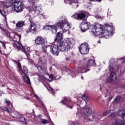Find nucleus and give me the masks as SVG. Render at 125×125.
<instances>
[{"label":"nucleus","instance_id":"nucleus-1","mask_svg":"<svg viewBox=\"0 0 125 125\" xmlns=\"http://www.w3.org/2000/svg\"><path fill=\"white\" fill-rule=\"evenodd\" d=\"M91 33L94 37H97L101 35L103 37L108 39L110 36H113L114 29L113 27L109 25L104 27L100 23H96L92 28Z\"/></svg>","mask_w":125,"mask_h":125},{"label":"nucleus","instance_id":"nucleus-2","mask_svg":"<svg viewBox=\"0 0 125 125\" xmlns=\"http://www.w3.org/2000/svg\"><path fill=\"white\" fill-rule=\"evenodd\" d=\"M116 65V60H111L109 64V70L110 75L107 79V83H117L118 82L117 80V76L116 75V70L118 71L121 70V66H115Z\"/></svg>","mask_w":125,"mask_h":125},{"label":"nucleus","instance_id":"nucleus-3","mask_svg":"<svg viewBox=\"0 0 125 125\" xmlns=\"http://www.w3.org/2000/svg\"><path fill=\"white\" fill-rule=\"evenodd\" d=\"M13 4L14 9L18 13L23 11V9H24V3L22 1L16 0H6L3 5L6 8H8V7H10Z\"/></svg>","mask_w":125,"mask_h":125},{"label":"nucleus","instance_id":"nucleus-4","mask_svg":"<svg viewBox=\"0 0 125 125\" xmlns=\"http://www.w3.org/2000/svg\"><path fill=\"white\" fill-rule=\"evenodd\" d=\"M17 64L20 72L22 75V78L24 82L26 83H27V84H31L30 78H29V77L27 76L28 75V69H27V67H26L25 66H23V69H22V67H21V63L19 62H17ZM23 75H24V76H23Z\"/></svg>","mask_w":125,"mask_h":125},{"label":"nucleus","instance_id":"nucleus-5","mask_svg":"<svg viewBox=\"0 0 125 125\" xmlns=\"http://www.w3.org/2000/svg\"><path fill=\"white\" fill-rule=\"evenodd\" d=\"M117 115L121 117L122 120L116 119L115 123L113 125H125V111L124 109H121L118 110V113L117 112H111L112 117L117 116Z\"/></svg>","mask_w":125,"mask_h":125},{"label":"nucleus","instance_id":"nucleus-6","mask_svg":"<svg viewBox=\"0 0 125 125\" xmlns=\"http://www.w3.org/2000/svg\"><path fill=\"white\" fill-rule=\"evenodd\" d=\"M50 48V51L51 53H52L55 56H58L59 55V46H58V43L57 44H54L53 45H48L45 47L42 48V51L44 54H46V48Z\"/></svg>","mask_w":125,"mask_h":125},{"label":"nucleus","instance_id":"nucleus-7","mask_svg":"<svg viewBox=\"0 0 125 125\" xmlns=\"http://www.w3.org/2000/svg\"><path fill=\"white\" fill-rule=\"evenodd\" d=\"M57 27L62 29L63 33H66L67 31H69L71 29V24L68 22L67 19H64L61 20L60 21L57 23Z\"/></svg>","mask_w":125,"mask_h":125},{"label":"nucleus","instance_id":"nucleus-8","mask_svg":"<svg viewBox=\"0 0 125 125\" xmlns=\"http://www.w3.org/2000/svg\"><path fill=\"white\" fill-rule=\"evenodd\" d=\"M13 42L15 47H16L19 50H22V51L25 52L26 56H27V58L30 57V54H29V49H30V48L26 46H23L22 44H20L17 41H13Z\"/></svg>","mask_w":125,"mask_h":125},{"label":"nucleus","instance_id":"nucleus-9","mask_svg":"<svg viewBox=\"0 0 125 125\" xmlns=\"http://www.w3.org/2000/svg\"><path fill=\"white\" fill-rule=\"evenodd\" d=\"M81 113L80 112L78 111V112L76 113V116L82 117V116H90L91 115V113H92V111H91V108L89 107H84L83 108H82L81 110Z\"/></svg>","mask_w":125,"mask_h":125},{"label":"nucleus","instance_id":"nucleus-10","mask_svg":"<svg viewBox=\"0 0 125 125\" xmlns=\"http://www.w3.org/2000/svg\"><path fill=\"white\" fill-rule=\"evenodd\" d=\"M58 45L59 46V49L60 51H62V52L68 51V50L70 49L69 48V46H68L67 43L63 41H59Z\"/></svg>","mask_w":125,"mask_h":125},{"label":"nucleus","instance_id":"nucleus-11","mask_svg":"<svg viewBox=\"0 0 125 125\" xmlns=\"http://www.w3.org/2000/svg\"><path fill=\"white\" fill-rule=\"evenodd\" d=\"M79 50L81 54H87L89 50L88 44L86 42L83 43L80 45Z\"/></svg>","mask_w":125,"mask_h":125},{"label":"nucleus","instance_id":"nucleus-12","mask_svg":"<svg viewBox=\"0 0 125 125\" xmlns=\"http://www.w3.org/2000/svg\"><path fill=\"white\" fill-rule=\"evenodd\" d=\"M29 20L30 21V25L28 30L26 31V33H27V34H28V33H33V32L36 33V32L39 30V26H38V25H37L36 23L32 21L31 20Z\"/></svg>","mask_w":125,"mask_h":125},{"label":"nucleus","instance_id":"nucleus-13","mask_svg":"<svg viewBox=\"0 0 125 125\" xmlns=\"http://www.w3.org/2000/svg\"><path fill=\"white\" fill-rule=\"evenodd\" d=\"M89 27H90V23L87 21H83L80 25V28L83 32L87 31L89 29Z\"/></svg>","mask_w":125,"mask_h":125},{"label":"nucleus","instance_id":"nucleus-14","mask_svg":"<svg viewBox=\"0 0 125 125\" xmlns=\"http://www.w3.org/2000/svg\"><path fill=\"white\" fill-rule=\"evenodd\" d=\"M67 45V46L71 49L73 46H74V43H75V40L73 38H67L64 42Z\"/></svg>","mask_w":125,"mask_h":125},{"label":"nucleus","instance_id":"nucleus-15","mask_svg":"<svg viewBox=\"0 0 125 125\" xmlns=\"http://www.w3.org/2000/svg\"><path fill=\"white\" fill-rule=\"evenodd\" d=\"M62 103H63V104H64L65 106L69 108L70 109L73 108V104L71 103V102H70V100H68V98L65 97L63 100L62 101Z\"/></svg>","mask_w":125,"mask_h":125},{"label":"nucleus","instance_id":"nucleus-16","mask_svg":"<svg viewBox=\"0 0 125 125\" xmlns=\"http://www.w3.org/2000/svg\"><path fill=\"white\" fill-rule=\"evenodd\" d=\"M24 25H25V22H24V21H18L16 24L17 30H18V32H22L23 30V28L22 27Z\"/></svg>","mask_w":125,"mask_h":125},{"label":"nucleus","instance_id":"nucleus-17","mask_svg":"<svg viewBox=\"0 0 125 125\" xmlns=\"http://www.w3.org/2000/svg\"><path fill=\"white\" fill-rule=\"evenodd\" d=\"M45 40L42 37H39L35 40V43L39 45H43Z\"/></svg>","mask_w":125,"mask_h":125},{"label":"nucleus","instance_id":"nucleus-18","mask_svg":"<svg viewBox=\"0 0 125 125\" xmlns=\"http://www.w3.org/2000/svg\"><path fill=\"white\" fill-rule=\"evenodd\" d=\"M86 16L83 13H80L78 15H74L72 16L71 17L74 18V19H83Z\"/></svg>","mask_w":125,"mask_h":125},{"label":"nucleus","instance_id":"nucleus-19","mask_svg":"<svg viewBox=\"0 0 125 125\" xmlns=\"http://www.w3.org/2000/svg\"><path fill=\"white\" fill-rule=\"evenodd\" d=\"M0 29L3 31L4 34L6 35L7 37H9V38H11L12 39L14 37V34L13 33H8V31L5 29H2L1 26L0 25Z\"/></svg>","mask_w":125,"mask_h":125},{"label":"nucleus","instance_id":"nucleus-20","mask_svg":"<svg viewBox=\"0 0 125 125\" xmlns=\"http://www.w3.org/2000/svg\"><path fill=\"white\" fill-rule=\"evenodd\" d=\"M62 36H63L62 33L61 32H58L57 34L56 38L55 40V42L58 43L59 42H63V40H62Z\"/></svg>","mask_w":125,"mask_h":125},{"label":"nucleus","instance_id":"nucleus-21","mask_svg":"<svg viewBox=\"0 0 125 125\" xmlns=\"http://www.w3.org/2000/svg\"><path fill=\"white\" fill-rule=\"evenodd\" d=\"M64 2L68 3L69 4H73V5H74L75 3H81V2H80L79 0H64Z\"/></svg>","mask_w":125,"mask_h":125},{"label":"nucleus","instance_id":"nucleus-22","mask_svg":"<svg viewBox=\"0 0 125 125\" xmlns=\"http://www.w3.org/2000/svg\"><path fill=\"white\" fill-rule=\"evenodd\" d=\"M34 97L36 98V99L39 102L40 104H41L42 105V108H43L44 110H45V111H46V107H45V105L43 104V102H42V100L41 99H40V97H39V96H38V95H37L36 94H34Z\"/></svg>","mask_w":125,"mask_h":125},{"label":"nucleus","instance_id":"nucleus-23","mask_svg":"<svg viewBox=\"0 0 125 125\" xmlns=\"http://www.w3.org/2000/svg\"><path fill=\"white\" fill-rule=\"evenodd\" d=\"M42 59H39L38 64H35V66L38 69V71L42 70V71H43V70H42V66H41V65H42Z\"/></svg>","mask_w":125,"mask_h":125},{"label":"nucleus","instance_id":"nucleus-24","mask_svg":"<svg viewBox=\"0 0 125 125\" xmlns=\"http://www.w3.org/2000/svg\"><path fill=\"white\" fill-rule=\"evenodd\" d=\"M86 67H90V66H95V62L94 60H88L86 64Z\"/></svg>","mask_w":125,"mask_h":125},{"label":"nucleus","instance_id":"nucleus-25","mask_svg":"<svg viewBox=\"0 0 125 125\" xmlns=\"http://www.w3.org/2000/svg\"><path fill=\"white\" fill-rule=\"evenodd\" d=\"M1 109H2V110H3V111L7 112L8 113V114H9V115H10V114H11V113H12V109L11 108H8L7 107L3 106L1 107Z\"/></svg>","mask_w":125,"mask_h":125},{"label":"nucleus","instance_id":"nucleus-26","mask_svg":"<svg viewBox=\"0 0 125 125\" xmlns=\"http://www.w3.org/2000/svg\"><path fill=\"white\" fill-rule=\"evenodd\" d=\"M50 31H51L52 34H56V32H57V27L54 25H51Z\"/></svg>","mask_w":125,"mask_h":125},{"label":"nucleus","instance_id":"nucleus-27","mask_svg":"<svg viewBox=\"0 0 125 125\" xmlns=\"http://www.w3.org/2000/svg\"><path fill=\"white\" fill-rule=\"evenodd\" d=\"M121 96H118L114 101V103H120L121 102Z\"/></svg>","mask_w":125,"mask_h":125},{"label":"nucleus","instance_id":"nucleus-28","mask_svg":"<svg viewBox=\"0 0 125 125\" xmlns=\"http://www.w3.org/2000/svg\"><path fill=\"white\" fill-rule=\"evenodd\" d=\"M84 70H85V69L83 67H79L77 68L76 71L77 72H78V73H84V72L83 71Z\"/></svg>","mask_w":125,"mask_h":125},{"label":"nucleus","instance_id":"nucleus-29","mask_svg":"<svg viewBox=\"0 0 125 125\" xmlns=\"http://www.w3.org/2000/svg\"><path fill=\"white\" fill-rule=\"evenodd\" d=\"M81 98H82V99L85 101L86 104L87 103V101H88V97H87V96L83 95V96L81 97Z\"/></svg>","mask_w":125,"mask_h":125},{"label":"nucleus","instance_id":"nucleus-30","mask_svg":"<svg viewBox=\"0 0 125 125\" xmlns=\"http://www.w3.org/2000/svg\"><path fill=\"white\" fill-rule=\"evenodd\" d=\"M46 87L48 90H49L50 91H51L52 94H54V90L52 89V88H51L50 86L48 85Z\"/></svg>","mask_w":125,"mask_h":125},{"label":"nucleus","instance_id":"nucleus-31","mask_svg":"<svg viewBox=\"0 0 125 125\" xmlns=\"http://www.w3.org/2000/svg\"><path fill=\"white\" fill-rule=\"evenodd\" d=\"M41 121L43 125H46V124L49 123L48 121L45 119H41Z\"/></svg>","mask_w":125,"mask_h":125},{"label":"nucleus","instance_id":"nucleus-32","mask_svg":"<svg viewBox=\"0 0 125 125\" xmlns=\"http://www.w3.org/2000/svg\"><path fill=\"white\" fill-rule=\"evenodd\" d=\"M110 113H113V112H112V110L106 111L104 112L103 115L104 117H105V116H107L108 115V114H110Z\"/></svg>","mask_w":125,"mask_h":125},{"label":"nucleus","instance_id":"nucleus-33","mask_svg":"<svg viewBox=\"0 0 125 125\" xmlns=\"http://www.w3.org/2000/svg\"><path fill=\"white\" fill-rule=\"evenodd\" d=\"M103 116H102V114L101 113H97L96 115V118H97L98 120H100Z\"/></svg>","mask_w":125,"mask_h":125},{"label":"nucleus","instance_id":"nucleus-34","mask_svg":"<svg viewBox=\"0 0 125 125\" xmlns=\"http://www.w3.org/2000/svg\"><path fill=\"white\" fill-rule=\"evenodd\" d=\"M0 14L5 18V19H6V15H5V13H4V11L1 10V12H0Z\"/></svg>","mask_w":125,"mask_h":125},{"label":"nucleus","instance_id":"nucleus-35","mask_svg":"<svg viewBox=\"0 0 125 125\" xmlns=\"http://www.w3.org/2000/svg\"><path fill=\"white\" fill-rule=\"evenodd\" d=\"M51 28V25H46L44 27L45 30H50Z\"/></svg>","mask_w":125,"mask_h":125},{"label":"nucleus","instance_id":"nucleus-36","mask_svg":"<svg viewBox=\"0 0 125 125\" xmlns=\"http://www.w3.org/2000/svg\"><path fill=\"white\" fill-rule=\"evenodd\" d=\"M49 82H52V81H53V75H49Z\"/></svg>","mask_w":125,"mask_h":125},{"label":"nucleus","instance_id":"nucleus-37","mask_svg":"<svg viewBox=\"0 0 125 125\" xmlns=\"http://www.w3.org/2000/svg\"><path fill=\"white\" fill-rule=\"evenodd\" d=\"M96 19H103V17H101L100 15H97L95 16Z\"/></svg>","mask_w":125,"mask_h":125},{"label":"nucleus","instance_id":"nucleus-38","mask_svg":"<svg viewBox=\"0 0 125 125\" xmlns=\"http://www.w3.org/2000/svg\"><path fill=\"white\" fill-rule=\"evenodd\" d=\"M71 76L72 78H75V77H76V73L74 72H71Z\"/></svg>","mask_w":125,"mask_h":125},{"label":"nucleus","instance_id":"nucleus-39","mask_svg":"<svg viewBox=\"0 0 125 125\" xmlns=\"http://www.w3.org/2000/svg\"><path fill=\"white\" fill-rule=\"evenodd\" d=\"M40 17H42V18H44V19H45V18H46V17L43 14H40Z\"/></svg>","mask_w":125,"mask_h":125},{"label":"nucleus","instance_id":"nucleus-40","mask_svg":"<svg viewBox=\"0 0 125 125\" xmlns=\"http://www.w3.org/2000/svg\"><path fill=\"white\" fill-rule=\"evenodd\" d=\"M120 59H121V60H122L123 63H125V57L124 58H122Z\"/></svg>","mask_w":125,"mask_h":125},{"label":"nucleus","instance_id":"nucleus-41","mask_svg":"<svg viewBox=\"0 0 125 125\" xmlns=\"http://www.w3.org/2000/svg\"><path fill=\"white\" fill-rule=\"evenodd\" d=\"M0 42H1V43H2L3 47H4V48H5V44H4V43H3V42H2L0 41Z\"/></svg>","mask_w":125,"mask_h":125},{"label":"nucleus","instance_id":"nucleus-42","mask_svg":"<svg viewBox=\"0 0 125 125\" xmlns=\"http://www.w3.org/2000/svg\"><path fill=\"white\" fill-rule=\"evenodd\" d=\"M6 104H7V105H10V102L7 101V100H5Z\"/></svg>","mask_w":125,"mask_h":125},{"label":"nucleus","instance_id":"nucleus-43","mask_svg":"<svg viewBox=\"0 0 125 125\" xmlns=\"http://www.w3.org/2000/svg\"><path fill=\"white\" fill-rule=\"evenodd\" d=\"M91 1H101L102 0H90Z\"/></svg>","mask_w":125,"mask_h":125},{"label":"nucleus","instance_id":"nucleus-44","mask_svg":"<svg viewBox=\"0 0 125 125\" xmlns=\"http://www.w3.org/2000/svg\"><path fill=\"white\" fill-rule=\"evenodd\" d=\"M121 87L122 88H125V85H124L123 84H121Z\"/></svg>","mask_w":125,"mask_h":125},{"label":"nucleus","instance_id":"nucleus-45","mask_svg":"<svg viewBox=\"0 0 125 125\" xmlns=\"http://www.w3.org/2000/svg\"><path fill=\"white\" fill-rule=\"evenodd\" d=\"M71 125H79L78 124V123L73 122Z\"/></svg>","mask_w":125,"mask_h":125},{"label":"nucleus","instance_id":"nucleus-46","mask_svg":"<svg viewBox=\"0 0 125 125\" xmlns=\"http://www.w3.org/2000/svg\"><path fill=\"white\" fill-rule=\"evenodd\" d=\"M21 119H22V120L21 121V122H24L26 120L23 117H21Z\"/></svg>","mask_w":125,"mask_h":125},{"label":"nucleus","instance_id":"nucleus-47","mask_svg":"<svg viewBox=\"0 0 125 125\" xmlns=\"http://www.w3.org/2000/svg\"><path fill=\"white\" fill-rule=\"evenodd\" d=\"M113 99V97H110L109 98H108V101H111V100Z\"/></svg>","mask_w":125,"mask_h":125},{"label":"nucleus","instance_id":"nucleus-48","mask_svg":"<svg viewBox=\"0 0 125 125\" xmlns=\"http://www.w3.org/2000/svg\"><path fill=\"white\" fill-rule=\"evenodd\" d=\"M81 79H82V80L83 79V77L82 76V77H81Z\"/></svg>","mask_w":125,"mask_h":125},{"label":"nucleus","instance_id":"nucleus-49","mask_svg":"<svg viewBox=\"0 0 125 125\" xmlns=\"http://www.w3.org/2000/svg\"><path fill=\"white\" fill-rule=\"evenodd\" d=\"M77 106H79L81 107V105H79V104H77Z\"/></svg>","mask_w":125,"mask_h":125},{"label":"nucleus","instance_id":"nucleus-50","mask_svg":"<svg viewBox=\"0 0 125 125\" xmlns=\"http://www.w3.org/2000/svg\"><path fill=\"white\" fill-rule=\"evenodd\" d=\"M11 107H13V105H12V104H11Z\"/></svg>","mask_w":125,"mask_h":125},{"label":"nucleus","instance_id":"nucleus-51","mask_svg":"<svg viewBox=\"0 0 125 125\" xmlns=\"http://www.w3.org/2000/svg\"><path fill=\"white\" fill-rule=\"evenodd\" d=\"M27 122H25V125H27Z\"/></svg>","mask_w":125,"mask_h":125},{"label":"nucleus","instance_id":"nucleus-52","mask_svg":"<svg viewBox=\"0 0 125 125\" xmlns=\"http://www.w3.org/2000/svg\"><path fill=\"white\" fill-rule=\"evenodd\" d=\"M0 96H1V94L0 93Z\"/></svg>","mask_w":125,"mask_h":125},{"label":"nucleus","instance_id":"nucleus-53","mask_svg":"<svg viewBox=\"0 0 125 125\" xmlns=\"http://www.w3.org/2000/svg\"><path fill=\"white\" fill-rule=\"evenodd\" d=\"M76 6H77V7H78V5H77Z\"/></svg>","mask_w":125,"mask_h":125},{"label":"nucleus","instance_id":"nucleus-54","mask_svg":"<svg viewBox=\"0 0 125 125\" xmlns=\"http://www.w3.org/2000/svg\"><path fill=\"white\" fill-rule=\"evenodd\" d=\"M66 60H69V59H66Z\"/></svg>","mask_w":125,"mask_h":125},{"label":"nucleus","instance_id":"nucleus-55","mask_svg":"<svg viewBox=\"0 0 125 125\" xmlns=\"http://www.w3.org/2000/svg\"><path fill=\"white\" fill-rule=\"evenodd\" d=\"M1 10L0 9V12H1Z\"/></svg>","mask_w":125,"mask_h":125}]
</instances>
